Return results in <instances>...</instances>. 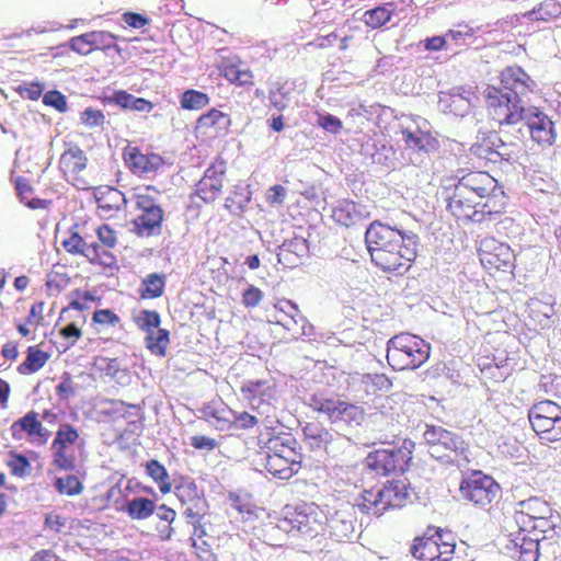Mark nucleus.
I'll list each match as a JSON object with an SVG mask.
<instances>
[{"mask_svg":"<svg viewBox=\"0 0 561 561\" xmlns=\"http://www.w3.org/2000/svg\"><path fill=\"white\" fill-rule=\"evenodd\" d=\"M491 145L497 152L499 165L513 164L518 159L519 148L514 142H505L497 134H491Z\"/></svg>","mask_w":561,"mask_h":561,"instance_id":"nucleus-39","label":"nucleus"},{"mask_svg":"<svg viewBox=\"0 0 561 561\" xmlns=\"http://www.w3.org/2000/svg\"><path fill=\"white\" fill-rule=\"evenodd\" d=\"M479 256L481 264L489 270L511 273L515 267V255L511 247L494 238L480 241Z\"/></svg>","mask_w":561,"mask_h":561,"instance_id":"nucleus-14","label":"nucleus"},{"mask_svg":"<svg viewBox=\"0 0 561 561\" xmlns=\"http://www.w3.org/2000/svg\"><path fill=\"white\" fill-rule=\"evenodd\" d=\"M304 439L311 449L327 450L332 440L331 433L318 421L308 422L302 428Z\"/></svg>","mask_w":561,"mask_h":561,"instance_id":"nucleus-28","label":"nucleus"},{"mask_svg":"<svg viewBox=\"0 0 561 561\" xmlns=\"http://www.w3.org/2000/svg\"><path fill=\"white\" fill-rule=\"evenodd\" d=\"M559 15H561V4L556 0H543L527 13L528 19L533 21H549Z\"/></svg>","mask_w":561,"mask_h":561,"instance_id":"nucleus-46","label":"nucleus"},{"mask_svg":"<svg viewBox=\"0 0 561 561\" xmlns=\"http://www.w3.org/2000/svg\"><path fill=\"white\" fill-rule=\"evenodd\" d=\"M389 379L383 374H353V392L359 402L367 403L369 397L375 396L378 390L390 387Z\"/></svg>","mask_w":561,"mask_h":561,"instance_id":"nucleus-23","label":"nucleus"},{"mask_svg":"<svg viewBox=\"0 0 561 561\" xmlns=\"http://www.w3.org/2000/svg\"><path fill=\"white\" fill-rule=\"evenodd\" d=\"M89 37L91 38V43L93 46V49H101V50H107L111 48H115L117 51H119V48L117 45L114 44V42L117 39V36L111 34L106 31H93L89 32Z\"/></svg>","mask_w":561,"mask_h":561,"instance_id":"nucleus-54","label":"nucleus"},{"mask_svg":"<svg viewBox=\"0 0 561 561\" xmlns=\"http://www.w3.org/2000/svg\"><path fill=\"white\" fill-rule=\"evenodd\" d=\"M414 448L415 443L407 438L398 448L369 453L364 460V466L380 476L403 473L409 469Z\"/></svg>","mask_w":561,"mask_h":561,"instance_id":"nucleus-8","label":"nucleus"},{"mask_svg":"<svg viewBox=\"0 0 561 561\" xmlns=\"http://www.w3.org/2000/svg\"><path fill=\"white\" fill-rule=\"evenodd\" d=\"M310 407L314 411L325 414L332 424L346 421L350 415V404L339 399H324L314 396L311 398Z\"/></svg>","mask_w":561,"mask_h":561,"instance_id":"nucleus-26","label":"nucleus"},{"mask_svg":"<svg viewBox=\"0 0 561 561\" xmlns=\"http://www.w3.org/2000/svg\"><path fill=\"white\" fill-rule=\"evenodd\" d=\"M455 179L456 183L443 192L446 207L455 217L482 222L505 209V193L488 172L459 171Z\"/></svg>","mask_w":561,"mask_h":561,"instance_id":"nucleus-2","label":"nucleus"},{"mask_svg":"<svg viewBox=\"0 0 561 561\" xmlns=\"http://www.w3.org/2000/svg\"><path fill=\"white\" fill-rule=\"evenodd\" d=\"M96 204L103 216L113 217L116 213L125 208L127 199L122 191L107 186L99 192Z\"/></svg>","mask_w":561,"mask_h":561,"instance_id":"nucleus-27","label":"nucleus"},{"mask_svg":"<svg viewBox=\"0 0 561 561\" xmlns=\"http://www.w3.org/2000/svg\"><path fill=\"white\" fill-rule=\"evenodd\" d=\"M550 517L535 519L528 530L518 529L517 533L511 534L510 543L518 552L517 561H538L539 542L546 538L545 533L553 527Z\"/></svg>","mask_w":561,"mask_h":561,"instance_id":"nucleus-11","label":"nucleus"},{"mask_svg":"<svg viewBox=\"0 0 561 561\" xmlns=\"http://www.w3.org/2000/svg\"><path fill=\"white\" fill-rule=\"evenodd\" d=\"M103 404L105 408L101 413L113 419H127L130 415H137L141 410L138 404L126 403L115 399H106L103 401Z\"/></svg>","mask_w":561,"mask_h":561,"instance_id":"nucleus-38","label":"nucleus"},{"mask_svg":"<svg viewBox=\"0 0 561 561\" xmlns=\"http://www.w3.org/2000/svg\"><path fill=\"white\" fill-rule=\"evenodd\" d=\"M431 345L423 339L400 333L387 343V360L394 370L416 369L430 357Z\"/></svg>","mask_w":561,"mask_h":561,"instance_id":"nucleus-7","label":"nucleus"},{"mask_svg":"<svg viewBox=\"0 0 561 561\" xmlns=\"http://www.w3.org/2000/svg\"><path fill=\"white\" fill-rule=\"evenodd\" d=\"M240 392L250 408L257 411L276 400L277 387L272 379H249L241 385Z\"/></svg>","mask_w":561,"mask_h":561,"instance_id":"nucleus-16","label":"nucleus"},{"mask_svg":"<svg viewBox=\"0 0 561 561\" xmlns=\"http://www.w3.org/2000/svg\"><path fill=\"white\" fill-rule=\"evenodd\" d=\"M119 317L111 309H98L92 316V325L96 332H101L106 328H114L119 323Z\"/></svg>","mask_w":561,"mask_h":561,"instance_id":"nucleus-50","label":"nucleus"},{"mask_svg":"<svg viewBox=\"0 0 561 561\" xmlns=\"http://www.w3.org/2000/svg\"><path fill=\"white\" fill-rule=\"evenodd\" d=\"M160 191L153 185L134 188L131 202L136 215L131 225L137 237L152 238L162 233L165 211L160 203Z\"/></svg>","mask_w":561,"mask_h":561,"instance_id":"nucleus-5","label":"nucleus"},{"mask_svg":"<svg viewBox=\"0 0 561 561\" xmlns=\"http://www.w3.org/2000/svg\"><path fill=\"white\" fill-rule=\"evenodd\" d=\"M365 244L377 267L401 275L417 255L420 237L405 221L375 220L365 230Z\"/></svg>","mask_w":561,"mask_h":561,"instance_id":"nucleus-3","label":"nucleus"},{"mask_svg":"<svg viewBox=\"0 0 561 561\" xmlns=\"http://www.w3.org/2000/svg\"><path fill=\"white\" fill-rule=\"evenodd\" d=\"M491 135H489L483 142L474 144L471 146L470 151L479 159L485 160L488 163L499 164V157L496 150L491 145Z\"/></svg>","mask_w":561,"mask_h":561,"instance_id":"nucleus-51","label":"nucleus"},{"mask_svg":"<svg viewBox=\"0 0 561 561\" xmlns=\"http://www.w3.org/2000/svg\"><path fill=\"white\" fill-rule=\"evenodd\" d=\"M54 485L58 493L68 496L78 495L83 491L82 482L75 474L57 478Z\"/></svg>","mask_w":561,"mask_h":561,"instance_id":"nucleus-49","label":"nucleus"},{"mask_svg":"<svg viewBox=\"0 0 561 561\" xmlns=\"http://www.w3.org/2000/svg\"><path fill=\"white\" fill-rule=\"evenodd\" d=\"M123 160L129 171L138 176L157 173L163 165V158L156 152H142L136 146H126L123 150Z\"/></svg>","mask_w":561,"mask_h":561,"instance_id":"nucleus-15","label":"nucleus"},{"mask_svg":"<svg viewBox=\"0 0 561 561\" xmlns=\"http://www.w3.org/2000/svg\"><path fill=\"white\" fill-rule=\"evenodd\" d=\"M10 431L14 439L21 440L26 437L28 442L38 445L46 444L50 437V432L44 427L38 414L33 410L13 422Z\"/></svg>","mask_w":561,"mask_h":561,"instance_id":"nucleus-19","label":"nucleus"},{"mask_svg":"<svg viewBox=\"0 0 561 561\" xmlns=\"http://www.w3.org/2000/svg\"><path fill=\"white\" fill-rule=\"evenodd\" d=\"M112 248L105 247L104 244L93 241L88 243L85 248L84 257L92 265H100L103 267L112 268L116 266L117 260Z\"/></svg>","mask_w":561,"mask_h":561,"instance_id":"nucleus-29","label":"nucleus"},{"mask_svg":"<svg viewBox=\"0 0 561 561\" xmlns=\"http://www.w3.org/2000/svg\"><path fill=\"white\" fill-rule=\"evenodd\" d=\"M203 419L218 431H230L233 410L222 400H213L201 410Z\"/></svg>","mask_w":561,"mask_h":561,"instance_id":"nucleus-25","label":"nucleus"},{"mask_svg":"<svg viewBox=\"0 0 561 561\" xmlns=\"http://www.w3.org/2000/svg\"><path fill=\"white\" fill-rule=\"evenodd\" d=\"M474 92L469 87H454L438 94V108L444 113L465 117L472 108Z\"/></svg>","mask_w":561,"mask_h":561,"instance_id":"nucleus-18","label":"nucleus"},{"mask_svg":"<svg viewBox=\"0 0 561 561\" xmlns=\"http://www.w3.org/2000/svg\"><path fill=\"white\" fill-rule=\"evenodd\" d=\"M15 190L20 201L31 209H46L51 204V201L33 197L34 188L31 182L23 176L15 179Z\"/></svg>","mask_w":561,"mask_h":561,"instance_id":"nucleus-33","label":"nucleus"},{"mask_svg":"<svg viewBox=\"0 0 561 561\" xmlns=\"http://www.w3.org/2000/svg\"><path fill=\"white\" fill-rule=\"evenodd\" d=\"M423 438L427 453L444 465L467 469L470 462L469 444L461 435L439 425H426Z\"/></svg>","mask_w":561,"mask_h":561,"instance_id":"nucleus-6","label":"nucleus"},{"mask_svg":"<svg viewBox=\"0 0 561 561\" xmlns=\"http://www.w3.org/2000/svg\"><path fill=\"white\" fill-rule=\"evenodd\" d=\"M174 494L183 505H190L194 504L195 502H201L198 489L196 484L192 481H181L175 486ZM184 515L190 518H195L196 520L201 518V514L198 512H194L192 506H187L185 508Z\"/></svg>","mask_w":561,"mask_h":561,"instance_id":"nucleus-30","label":"nucleus"},{"mask_svg":"<svg viewBox=\"0 0 561 561\" xmlns=\"http://www.w3.org/2000/svg\"><path fill=\"white\" fill-rule=\"evenodd\" d=\"M88 158L77 145H70L59 159V170L67 182L78 188H85L87 182L81 173L87 169Z\"/></svg>","mask_w":561,"mask_h":561,"instance_id":"nucleus-17","label":"nucleus"},{"mask_svg":"<svg viewBox=\"0 0 561 561\" xmlns=\"http://www.w3.org/2000/svg\"><path fill=\"white\" fill-rule=\"evenodd\" d=\"M80 119L87 127L94 128L104 124L105 115L101 110L88 107L81 113Z\"/></svg>","mask_w":561,"mask_h":561,"instance_id":"nucleus-62","label":"nucleus"},{"mask_svg":"<svg viewBox=\"0 0 561 561\" xmlns=\"http://www.w3.org/2000/svg\"><path fill=\"white\" fill-rule=\"evenodd\" d=\"M378 490H364L353 502L362 513L380 516L386 511L385 502L381 501Z\"/></svg>","mask_w":561,"mask_h":561,"instance_id":"nucleus-31","label":"nucleus"},{"mask_svg":"<svg viewBox=\"0 0 561 561\" xmlns=\"http://www.w3.org/2000/svg\"><path fill=\"white\" fill-rule=\"evenodd\" d=\"M309 245L304 237H294L285 240L279 247L277 253L278 262L286 267L293 268L298 266L304 257L308 255Z\"/></svg>","mask_w":561,"mask_h":561,"instance_id":"nucleus-24","label":"nucleus"},{"mask_svg":"<svg viewBox=\"0 0 561 561\" xmlns=\"http://www.w3.org/2000/svg\"><path fill=\"white\" fill-rule=\"evenodd\" d=\"M146 473L158 484L162 494H168L172 490L170 476L165 467L156 459H151L145 465Z\"/></svg>","mask_w":561,"mask_h":561,"instance_id":"nucleus-40","label":"nucleus"},{"mask_svg":"<svg viewBox=\"0 0 561 561\" xmlns=\"http://www.w3.org/2000/svg\"><path fill=\"white\" fill-rule=\"evenodd\" d=\"M49 354L38 348V346H28L26 358L18 367L22 375H30L38 371L48 362Z\"/></svg>","mask_w":561,"mask_h":561,"instance_id":"nucleus-37","label":"nucleus"},{"mask_svg":"<svg viewBox=\"0 0 561 561\" xmlns=\"http://www.w3.org/2000/svg\"><path fill=\"white\" fill-rule=\"evenodd\" d=\"M257 444L266 450V470L274 477L288 480L301 469L304 455L297 439L268 427L257 436Z\"/></svg>","mask_w":561,"mask_h":561,"instance_id":"nucleus-4","label":"nucleus"},{"mask_svg":"<svg viewBox=\"0 0 561 561\" xmlns=\"http://www.w3.org/2000/svg\"><path fill=\"white\" fill-rule=\"evenodd\" d=\"M231 423V430L248 431L254 428L259 424V420L247 411L240 413L233 411Z\"/></svg>","mask_w":561,"mask_h":561,"instance_id":"nucleus-59","label":"nucleus"},{"mask_svg":"<svg viewBox=\"0 0 561 561\" xmlns=\"http://www.w3.org/2000/svg\"><path fill=\"white\" fill-rule=\"evenodd\" d=\"M393 13V3L389 2L380 7H376L371 10L365 11L362 15V20L366 25L371 28L381 27L388 21H390Z\"/></svg>","mask_w":561,"mask_h":561,"instance_id":"nucleus-42","label":"nucleus"},{"mask_svg":"<svg viewBox=\"0 0 561 561\" xmlns=\"http://www.w3.org/2000/svg\"><path fill=\"white\" fill-rule=\"evenodd\" d=\"M459 492L463 500L484 508L500 496L501 486L491 476L473 470L462 477Z\"/></svg>","mask_w":561,"mask_h":561,"instance_id":"nucleus-10","label":"nucleus"},{"mask_svg":"<svg viewBox=\"0 0 561 561\" xmlns=\"http://www.w3.org/2000/svg\"><path fill=\"white\" fill-rule=\"evenodd\" d=\"M70 283V278L65 273L53 271L48 274L46 286L53 293H60Z\"/></svg>","mask_w":561,"mask_h":561,"instance_id":"nucleus-63","label":"nucleus"},{"mask_svg":"<svg viewBox=\"0 0 561 561\" xmlns=\"http://www.w3.org/2000/svg\"><path fill=\"white\" fill-rule=\"evenodd\" d=\"M95 233L99 242L105 247L114 249L117 245V232L111 226L103 224L96 228Z\"/></svg>","mask_w":561,"mask_h":561,"instance_id":"nucleus-61","label":"nucleus"},{"mask_svg":"<svg viewBox=\"0 0 561 561\" xmlns=\"http://www.w3.org/2000/svg\"><path fill=\"white\" fill-rule=\"evenodd\" d=\"M209 96L197 90H186L181 95V107L188 111L202 110L209 104Z\"/></svg>","mask_w":561,"mask_h":561,"instance_id":"nucleus-47","label":"nucleus"},{"mask_svg":"<svg viewBox=\"0 0 561 561\" xmlns=\"http://www.w3.org/2000/svg\"><path fill=\"white\" fill-rule=\"evenodd\" d=\"M80 438L78 430L70 423L59 425L50 449L53 463L56 468L65 471L73 470L76 467V456L72 446Z\"/></svg>","mask_w":561,"mask_h":561,"instance_id":"nucleus-12","label":"nucleus"},{"mask_svg":"<svg viewBox=\"0 0 561 561\" xmlns=\"http://www.w3.org/2000/svg\"><path fill=\"white\" fill-rule=\"evenodd\" d=\"M227 171V161L221 156L216 157L197 182L196 196L205 203L217 201L222 194Z\"/></svg>","mask_w":561,"mask_h":561,"instance_id":"nucleus-13","label":"nucleus"},{"mask_svg":"<svg viewBox=\"0 0 561 561\" xmlns=\"http://www.w3.org/2000/svg\"><path fill=\"white\" fill-rule=\"evenodd\" d=\"M156 510L158 519L165 523L162 527L158 526V531L163 540H168L172 537L174 531L172 524L176 518V512L165 504L156 506Z\"/></svg>","mask_w":561,"mask_h":561,"instance_id":"nucleus-48","label":"nucleus"},{"mask_svg":"<svg viewBox=\"0 0 561 561\" xmlns=\"http://www.w3.org/2000/svg\"><path fill=\"white\" fill-rule=\"evenodd\" d=\"M550 505L540 497L533 496L516 504L514 519L518 529L525 531L535 519L551 516Z\"/></svg>","mask_w":561,"mask_h":561,"instance_id":"nucleus-20","label":"nucleus"},{"mask_svg":"<svg viewBox=\"0 0 561 561\" xmlns=\"http://www.w3.org/2000/svg\"><path fill=\"white\" fill-rule=\"evenodd\" d=\"M404 484L401 482L391 483L382 489H379L381 501L385 502L386 510L389 507H400L407 497Z\"/></svg>","mask_w":561,"mask_h":561,"instance_id":"nucleus-45","label":"nucleus"},{"mask_svg":"<svg viewBox=\"0 0 561 561\" xmlns=\"http://www.w3.org/2000/svg\"><path fill=\"white\" fill-rule=\"evenodd\" d=\"M73 297L69 306L62 309L61 314L66 313L69 309L83 311L89 308V302L95 300V296L89 290H76L73 291Z\"/></svg>","mask_w":561,"mask_h":561,"instance_id":"nucleus-58","label":"nucleus"},{"mask_svg":"<svg viewBox=\"0 0 561 561\" xmlns=\"http://www.w3.org/2000/svg\"><path fill=\"white\" fill-rule=\"evenodd\" d=\"M156 511V504L148 497H134L125 506V512L131 519L144 520Z\"/></svg>","mask_w":561,"mask_h":561,"instance_id":"nucleus-41","label":"nucleus"},{"mask_svg":"<svg viewBox=\"0 0 561 561\" xmlns=\"http://www.w3.org/2000/svg\"><path fill=\"white\" fill-rule=\"evenodd\" d=\"M167 276L164 274H148L140 284L139 295L142 299H156L164 294Z\"/></svg>","mask_w":561,"mask_h":561,"instance_id":"nucleus-35","label":"nucleus"},{"mask_svg":"<svg viewBox=\"0 0 561 561\" xmlns=\"http://www.w3.org/2000/svg\"><path fill=\"white\" fill-rule=\"evenodd\" d=\"M249 202V193L243 187L237 185L226 198L225 206L230 211H241Z\"/></svg>","mask_w":561,"mask_h":561,"instance_id":"nucleus-52","label":"nucleus"},{"mask_svg":"<svg viewBox=\"0 0 561 561\" xmlns=\"http://www.w3.org/2000/svg\"><path fill=\"white\" fill-rule=\"evenodd\" d=\"M7 466L10 468L11 474L18 478H24L31 473L30 460L21 454L11 453Z\"/></svg>","mask_w":561,"mask_h":561,"instance_id":"nucleus-55","label":"nucleus"},{"mask_svg":"<svg viewBox=\"0 0 561 561\" xmlns=\"http://www.w3.org/2000/svg\"><path fill=\"white\" fill-rule=\"evenodd\" d=\"M401 133L407 148L415 154V158L410 157L414 165L421 167L424 162L422 154L428 156L439 148V141L431 131V124L421 116L412 118Z\"/></svg>","mask_w":561,"mask_h":561,"instance_id":"nucleus-9","label":"nucleus"},{"mask_svg":"<svg viewBox=\"0 0 561 561\" xmlns=\"http://www.w3.org/2000/svg\"><path fill=\"white\" fill-rule=\"evenodd\" d=\"M218 71L221 77L236 87L249 89L254 85L253 71L245 67L238 57L224 58L218 65Z\"/></svg>","mask_w":561,"mask_h":561,"instance_id":"nucleus-21","label":"nucleus"},{"mask_svg":"<svg viewBox=\"0 0 561 561\" xmlns=\"http://www.w3.org/2000/svg\"><path fill=\"white\" fill-rule=\"evenodd\" d=\"M560 419L561 417V407L551 401L543 400L535 403L528 411V420L537 421L538 419Z\"/></svg>","mask_w":561,"mask_h":561,"instance_id":"nucleus-43","label":"nucleus"},{"mask_svg":"<svg viewBox=\"0 0 561 561\" xmlns=\"http://www.w3.org/2000/svg\"><path fill=\"white\" fill-rule=\"evenodd\" d=\"M135 323L145 333L160 329L161 317L156 310H142L139 316L135 318Z\"/></svg>","mask_w":561,"mask_h":561,"instance_id":"nucleus-53","label":"nucleus"},{"mask_svg":"<svg viewBox=\"0 0 561 561\" xmlns=\"http://www.w3.org/2000/svg\"><path fill=\"white\" fill-rule=\"evenodd\" d=\"M145 344L152 355L164 357L170 345V332L161 328L150 331L146 333Z\"/></svg>","mask_w":561,"mask_h":561,"instance_id":"nucleus-36","label":"nucleus"},{"mask_svg":"<svg viewBox=\"0 0 561 561\" xmlns=\"http://www.w3.org/2000/svg\"><path fill=\"white\" fill-rule=\"evenodd\" d=\"M411 554L420 561H431L440 556L438 541L428 537L426 534L422 538H416L410 549Z\"/></svg>","mask_w":561,"mask_h":561,"instance_id":"nucleus-34","label":"nucleus"},{"mask_svg":"<svg viewBox=\"0 0 561 561\" xmlns=\"http://www.w3.org/2000/svg\"><path fill=\"white\" fill-rule=\"evenodd\" d=\"M93 365L99 371L110 377H115L119 370V362L117 358L98 356L94 358Z\"/></svg>","mask_w":561,"mask_h":561,"instance_id":"nucleus-60","label":"nucleus"},{"mask_svg":"<svg viewBox=\"0 0 561 561\" xmlns=\"http://www.w3.org/2000/svg\"><path fill=\"white\" fill-rule=\"evenodd\" d=\"M264 297L263 291L253 285H250L242 293V304L245 308H255Z\"/></svg>","mask_w":561,"mask_h":561,"instance_id":"nucleus-64","label":"nucleus"},{"mask_svg":"<svg viewBox=\"0 0 561 561\" xmlns=\"http://www.w3.org/2000/svg\"><path fill=\"white\" fill-rule=\"evenodd\" d=\"M531 428L539 438L546 443H554L561 440V417L560 419H538L529 421Z\"/></svg>","mask_w":561,"mask_h":561,"instance_id":"nucleus-32","label":"nucleus"},{"mask_svg":"<svg viewBox=\"0 0 561 561\" xmlns=\"http://www.w3.org/2000/svg\"><path fill=\"white\" fill-rule=\"evenodd\" d=\"M317 519L306 511L305 506L286 507L284 516L278 522V527L284 531L294 530L312 534L316 533Z\"/></svg>","mask_w":561,"mask_h":561,"instance_id":"nucleus-22","label":"nucleus"},{"mask_svg":"<svg viewBox=\"0 0 561 561\" xmlns=\"http://www.w3.org/2000/svg\"><path fill=\"white\" fill-rule=\"evenodd\" d=\"M529 312L533 320H535L541 329L550 328L552 323V316L554 314L553 305L543 302L541 300H531L529 304Z\"/></svg>","mask_w":561,"mask_h":561,"instance_id":"nucleus-44","label":"nucleus"},{"mask_svg":"<svg viewBox=\"0 0 561 561\" xmlns=\"http://www.w3.org/2000/svg\"><path fill=\"white\" fill-rule=\"evenodd\" d=\"M62 247L70 254L84 257L88 242L78 232L70 231L69 237L62 240Z\"/></svg>","mask_w":561,"mask_h":561,"instance_id":"nucleus-57","label":"nucleus"},{"mask_svg":"<svg viewBox=\"0 0 561 561\" xmlns=\"http://www.w3.org/2000/svg\"><path fill=\"white\" fill-rule=\"evenodd\" d=\"M500 87L488 85L484 98L489 114L501 130L515 129L520 137L529 135L541 147H550L557 138L554 123L536 106H527L538 84L519 66H508L501 71Z\"/></svg>","mask_w":561,"mask_h":561,"instance_id":"nucleus-1","label":"nucleus"},{"mask_svg":"<svg viewBox=\"0 0 561 561\" xmlns=\"http://www.w3.org/2000/svg\"><path fill=\"white\" fill-rule=\"evenodd\" d=\"M222 119H227V123L230 122L227 114L219 110L211 108L207 113L199 116L197 119V128L205 131L210 130L215 128Z\"/></svg>","mask_w":561,"mask_h":561,"instance_id":"nucleus-56","label":"nucleus"}]
</instances>
